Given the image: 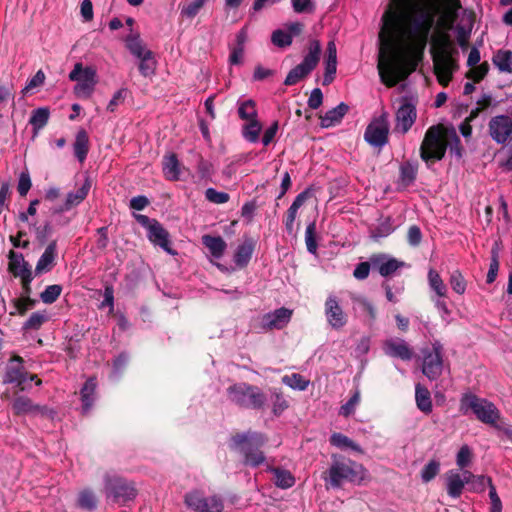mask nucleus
<instances>
[{
    "label": "nucleus",
    "mask_w": 512,
    "mask_h": 512,
    "mask_svg": "<svg viewBox=\"0 0 512 512\" xmlns=\"http://www.w3.org/2000/svg\"><path fill=\"white\" fill-rule=\"evenodd\" d=\"M9 270L14 274V276L21 278L23 289L26 290L27 294L30 293V283L33 279L32 271L29 264L24 260L22 254L10 251Z\"/></svg>",
    "instance_id": "obj_14"
},
{
    "label": "nucleus",
    "mask_w": 512,
    "mask_h": 512,
    "mask_svg": "<svg viewBox=\"0 0 512 512\" xmlns=\"http://www.w3.org/2000/svg\"><path fill=\"white\" fill-rule=\"evenodd\" d=\"M325 63L324 84H329L333 80L337 67V48L334 41H330L327 44Z\"/></svg>",
    "instance_id": "obj_27"
},
{
    "label": "nucleus",
    "mask_w": 512,
    "mask_h": 512,
    "mask_svg": "<svg viewBox=\"0 0 512 512\" xmlns=\"http://www.w3.org/2000/svg\"><path fill=\"white\" fill-rule=\"evenodd\" d=\"M292 310L279 308L263 316L261 328L263 330H274L284 328L291 320Z\"/></svg>",
    "instance_id": "obj_20"
},
{
    "label": "nucleus",
    "mask_w": 512,
    "mask_h": 512,
    "mask_svg": "<svg viewBox=\"0 0 512 512\" xmlns=\"http://www.w3.org/2000/svg\"><path fill=\"white\" fill-rule=\"evenodd\" d=\"M320 52H321L320 43L316 40L310 42L309 51H308L307 55L304 57L303 61L300 63V65L308 73H310L316 67V65L319 61Z\"/></svg>",
    "instance_id": "obj_33"
},
{
    "label": "nucleus",
    "mask_w": 512,
    "mask_h": 512,
    "mask_svg": "<svg viewBox=\"0 0 512 512\" xmlns=\"http://www.w3.org/2000/svg\"><path fill=\"white\" fill-rule=\"evenodd\" d=\"M493 64L505 73H512V52L509 50H498L493 56Z\"/></svg>",
    "instance_id": "obj_36"
},
{
    "label": "nucleus",
    "mask_w": 512,
    "mask_h": 512,
    "mask_svg": "<svg viewBox=\"0 0 512 512\" xmlns=\"http://www.w3.org/2000/svg\"><path fill=\"white\" fill-rule=\"evenodd\" d=\"M223 502L218 496L206 497L203 512H222Z\"/></svg>",
    "instance_id": "obj_64"
},
{
    "label": "nucleus",
    "mask_w": 512,
    "mask_h": 512,
    "mask_svg": "<svg viewBox=\"0 0 512 512\" xmlns=\"http://www.w3.org/2000/svg\"><path fill=\"white\" fill-rule=\"evenodd\" d=\"M136 220L148 230V239L155 245L160 246L169 254H174L169 246V234L163 226L156 220L150 219L146 215H135Z\"/></svg>",
    "instance_id": "obj_7"
},
{
    "label": "nucleus",
    "mask_w": 512,
    "mask_h": 512,
    "mask_svg": "<svg viewBox=\"0 0 512 512\" xmlns=\"http://www.w3.org/2000/svg\"><path fill=\"white\" fill-rule=\"evenodd\" d=\"M445 16L444 22L447 29H452L461 9L460 0H444Z\"/></svg>",
    "instance_id": "obj_35"
},
{
    "label": "nucleus",
    "mask_w": 512,
    "mask_h": 512,
    "mask_svg": "<svg viewBox=\"0 0 512 512\" xmlns=\"http://www.w3.org/2000/svg\"><path fill=\"white\" fill-rule=\"evenodd\" d=\"M431 21H416L404 0H391L382 16L377 69L381 81L393 87L405 80L422 59Z\"/></svg>",
    "instance_id": "obj_1"
},
{
    "label": "nucleus",
    "mask_w": 512,
    "mask_h": 512,
    "mask_svg": "<svg viewBox=\"0 0 512 512\" xmlns=\"http://www.w3.org/2000/svg\"><path fill=\"white\" fill-rule=\"evenodd\" d=\"M384 352L391 356L402 360H410L412 358V350L408 344L399 338H392L384 342Z\"/></svg>",
    "instance_id": "obj_22"
},
{
    "label": "nucleus",
    "mask_w": 512,
    "mask_h": 512,
    "mask_svg": "<svg viewBox=\"0 0 512 512\" xmlns=\"http://www.w3.org/2000/svg\"><path fill=\"white\" fill-rule=\"evenodd\" d=\"M315 231H316V225L314 222L310 223L307 226L306 231H305V242H306L307 250L311 254H316V251H317Z\"/></svg>",
    "instance_id": "obj_60"
},
{
    "label": "nucleus",
    "mask_w": 512,
    "mask_h": 512,
    "mask_svg": "<svg viewBox=\"0 0 512 512\" xmlns=\"http://www.w3.org/2000/svg\"><path fill=\"white\" fill-rule=\"evenodd\" d=\"M48 320V316L45 312H34L30 315L28 320L24 324V329L26 330H37L39 329L46 321Z\"/></svg>",
    "instance_id": "obj_51"
},
{
    "label": "nucleus",
    "mask_w": 512,
    "mask_h": 512,
    "mask_svg": "<svg viewBox=\"0 0 512 512\" xmlns=\"http://www.w3.org/2000/svg\"><path fill=\"white\" fill-rule=\"evenodd\" d=\"M416 403L417 407L425 413H429L432 410V402L430 397V392L428 389L422 387L421 385L416 386Z\"/></svg>",
    "instance_id": "obj_42"
},
{
    "label": "nucleus",
    "mask_w": 512,
    "mask_h": 512,
    "mask_svg": "<svg viewBox=\"0 0 512 512\" xmlns=\"http://www.w3.org/2000/svg\"><path fill=\"white\" fill-rule=\"evenodd\" d=\"M471 28V24L468 27L462 25L456 26L457 42L462 49L468 46Z\"/></svg>",
    "instance_id": "obj_63"
},
{
    "label": "nucleus",
    "mask_w": 512,
    "mask_h": 512,
    "mask_svg": "<svg viewBox=\"0 0 512 512\" xmlns=\"http://www.w3.org/2000/svg\"><path fill=\"white\" fill-rule=\"evenodd\" d=\"M449 282H450L452 289L456 293H458L460 295L465 293L466 281L460 271H458V270L453 271L451 273Z\"/></svg>",
    "instance_id": "obj_56"
},
{
    "label": "nucleus",
    "mask_w": 512,
    "mask_h": 512,
    "mask_svg": "<svg viewBox=\"0 0 512 512\" xmlns=\"http://www.w3.org/2000/svg\"><path fill=\"white\" fill-rule=\"evenodd\" d=\"M348 111L349 106L344 102H341L339 105L328 110L324 115L320 116L321 127L330 128L340 124Z\"/></svg>",
    "instance_id": "obj_23"
},
{
    "label": "nucleus",
    "mask_w": 512,
    "mask_h": 512,
    "mask_svg": "<svg viewBox=\"0 0 512 512\" xmlns=\"http://www.w3.org/2000/svg\"><path fill=\"white\" fill-rule=\"evenodd\" d=\"M56 256L57 245L55 241H52L51 243L48 244L40 259L38 260L35 268V273L39 275L50 271L55 264Z\"/></svg>",
    "instance_id": "obj_24"
},
{
    "label": "nucleus",
    "mask_w": 512,
    "mask_h": 512,
    "mask_svg": "<svg viewBox=\"0 0 512 512\" xmlns=\"http://www.w3.org/2000/svg\"><path fill=\"white\" fill-rule=\"evenodd\" d=\"M97 501L95 494L88 489L82 490L78 495V505L87 510H92L96 507Z\"/></svg>",
    "instance_id": "obj_50"
},
{
    "label": "nucleus",
    "mask_w": 512,
    "mask_h": 512,
    "mask_svg": "<svg viewBox=\"0 0 512 512\" xmlns=\"http://www.w3.org/2000/svg\"><path fill=\"white\" fill-rule=\"evenodd\" d=\"M389 122L386 113L375 118L367 126L364 134L365 140L374 147H382L388 141Z\"/></svg>",
    "instance_id": "obj_11"
},
{
    "label": "nucleus",
    "mask_w": 512,
    "mask_h": 512,
    "mask_svg": "<svg viewBox=\"0 0 512 512\" xmlns=\"http://www.w3.org/2000/svg\"><path fill=\"white\" fill-rule=\"evenodd\" d=\"M428 283L438 298H444L447 295V287L441 279L439 273L433 269L428 272Z\"/></svg>",
    "instance_id": "obj_40"
},
{
    "label": "nucleus",
    "mask_w": 512,
    "mask_h": 512,
    "mask_svg": "<svg viewBox=\"0 0 512 512\" xmlns=\"http://www.w3.org/2000/svg\"><path fill=\"white\" fill-rule=\"evenodd\" d=\"M282 382L289 386L291 389L304 391L308 388L310 380L298 373H292L285 375L282 378Z\"/></svg>",
    "instance_id": "obj_41"
},
{
    "label": "nucleus",
    "mask_w": 512,
    "mask_h": 512,
    "mask_svg": "<svg viewBox=\"0 0 512 512\" xmlns=\"http://www.w3.org/2000/svg\"><path fill=\"white\" fill-rule=\"evenodd\" d=\"M488 70V63L484 62L471 67L470 71L467 73V77L472 78L475 82H479L486 76Z\"/></svg>",
    "instance_id": "obj_62"
},
{
    "label": "nucleus",
    "mask_w": 512,
    "mask_h": 512,
    "mask_svg": "<svg viewBox=\"0 0 512 512\" xmlns=\"http://www.w3.org/2000/svg\"><path fill=\"white\" fill-rule=\"evenodd\" d=\"M499 252H500V248H499L498 244L495 243V245L491 249V262H490L489 270L487 273V279H486L488 284L493 283L497 278L498 271H499Z\"/></svg>",
    "instance_id": "obj_45"
},
{
    "label": "nucleus",
    "mask_w": 512,
    "mask_h": 512,
    "mask_svg": "<svg viewBox=\"0 0 512 512\" xmlns=\"http://www.w3.org/2000/svg\"><path fill=\"white\" fill-rule=\"evenodd\" d=\"M253 248L251 245H241L238 247L234 256L235 262L239 267L246 265L251 258Z\"/></svg>",
    "instance_id": "obj_57"
},
{
    "label": "nucleus",
    "mask_w": 512,
    "mask_h": 512,
    "mask_svg": "<svg viewBox=\"0 0 512 512\" xmlns=\"http://www.w3.org/2000/svg\"><path fill=\"white\" fill-rule=\"evenodd\" d=\"M416 116L415 105L403 99L402 104L396 112L395 131L401 134L407 133L414 124Z\"/></svg>",
    "instance_id": "obj_17"
},
{
    "label": "nucleus",
    "mask_w": 512,
    "mask_h": 512,
    "mask_svg": "<svg viewBox=\"0 0 512 512\" xmlns=\"http://www.w3.org/2000/svg\"><path fill=\"white\" fill-rule=\"evenodd\" d=\"M360 398V392L358 390L355 391L351 398L341 406L339 411L340 415L344 417L352 415L360 403Z\"/></svg>",
    "instance_id": "obj_55"
},
{
    "label": "nucleus",
    "mask_w": 512,
    "mask_h": 512,
    "mask_svg": "<svg viewBox=\"0 0 512 512\" xmlns=\"http://www.w3.org/2000/svg\"><path fill=\"white\" fill-rule=\"evenodd\" d=\"M272 412L275 416H280L288 407V401L281 394H273L271 397Z\"/></svg>",
    "instance_id": "obj_59"
},
{
    "label": "nucleus",
    "mask_w": 512,
    "mask_h": 512,
    "mask_svg": "<svg viewBox=\"0 0 512 512\" xmlns=\"http://www.w3.org/2000/svg\"><path fill=\"white\" fill-rule=\"evenodd\" d=\"M267 472L271 474V481L279 488L288 489L295 484V478L288 470L268 467Z\"/></svg>",
    "instance_id": "obj_28"
},
{
    "label": "nucleus",
    "mask_w": 512,
    "mask_h": 512,
    "mask_svg": "<svg viewBox=\"0 0 512 512\" xmlns=\"http://www.w3.org/2000/svg\"><path fill=\"white\" fill-rule=\"evenodd\" d=\"M489 132L497 143H505L512 134V118L507 115H498L489 122Z\"/></svg>",
    "instance_id": "obj_16"
},
{
    "label": "nucleus",
    "mask_w": 512,
    "mask_h": 512,
    "mask_svg": "<svg viewBox=\"0 0 512 512\" xmlns=\"http://www.w3.org/2000/svg\"><path fill=\"white\" fill-rule=\"evenodd\" d=\"M202 243L209 250L211 256L215 259L222 257L227 245L221 237H215L210 235H204L202 237Z\"/></svg>",
    "instance_id": "obj_32"
},
{
    "label": "nucleus",
    "mask_w": 512,
    "mask_h": 512,
    "mask_svg": "<svg viewBox=\"0 0 512 512\" xmlns=\"http://www.w3.org/2000/svg\"><path fill=\"white\" fill-rule=\"evenodd\" d=\"M162 166L163 174L166 179L170 181H177L180 179L181 166L175 154H168L164 156Z\"/></svg>",
    "instance_id": "obj_29"
},
{
    "label": "nucleus",
    "mask_w": 512,
    "mask_h": 512,
    "mask_svg": "<svg viewBox=\"0 0 512 512\" xmlns=\"http://www.w3.org/2000/svg\"><path fill=\"white\" fill-rule=\"evenodd\" d=\"M205 500L206 497L200 491H192L185 496L186 505L196 512H203Z\"/></svg>",
    "instance_id": "obj_44"
},
{
    "label": "nucleus",
    "mask_w": 512,
    "mask_h": 512,
    "mask_svg": "<svg viewBox=\"0 0 512 512\" xmlns=\"http://www.w3.org/2000/svg\"><path fill=\"white\" fill-rule=\"evenodd\" d=\"M302 25L295 23L290 27L291 32H285L282 30L275 31L272 34V42L278 47L289 46L292 42V34L296 35L301 32Z\"/></svg>",
    "instance_id": "obj_34"
},
{
    "label": "nucleus",
    "mask_w": 512,
    "mask_h": 512,
    "mask_svg": "<svg viewBox=\"0 0 512 512\" xmlns=\"http://www.w3.org/2000/svg\"><path fill=\"white\" fill-rule=\"evenodd\" d=\"M461 409L464 413L471 410L477 419L486 424L494 425L499 419V411L495 405L475 395H465L461 399Z\"/></svg>",
    "instance_id": "obj_6"
},
{
    "label": "nucleus",
    "mask_w": 512,
    "mask_h": 512,
    "mask_svg": "<svg viewBox=\"0 0 512 512\" xmlns=\"http://www.w3.org/2000/svg\"><path fill=\"white\" fill-rule=\"evenodd\" d=\"M308 74L309 73L299 64L288 73L284 84L287 86L295 85Z\"/></svg>",
    "instance_id": "obj_58"
},
{
    "label": "nucleus",
    "mask_w": 512,
    "mask_h": 512,
    "mask_svg": "<svg viewBox=\"0 0 512 512\" xmlns=\"http://www.w3.org/2000/svg\"><path fill=\"white\" fill-rule=\"evenodd\" d=\"M69 79L76 82L74 93L80 98H89L98 83L97 71L92 66L76 63L69 73Z\"/></svg>",
    "instance_id": "obj_5"
},
{
    "label": "nucleus",
    "mask_w": 512,
    "mask_h": 512,
    "mask_svg": "<svg viewBox=\"0 0 512 512\" xmlns=\"http://www.w3.org/2000/svg\"><path fill=\"white\" fill-rule=\"evenodd\" d=\"M228 400L240 408H253L256 406V392L252 385L234 383L226 390Z\"/></svg>",
    "instance_id": "obj_8"
},
{
    "label": "nucleus",
    "mask_w": 512,
    "mask_h": 512,
    "mask_svg": "<svg viewBox=\"0 0 512 512\" xmlns=\"http://www.w3.org/2000/svg\"><path fill=\"white\" fill-rule=\"evenodd\" d=\"M333 463L329 469V481L332 487H340L343 481L361 483L366 475L364 467L354 461L339 460L332 456Z\"/></svg>",
    "instance_id": "obj_4"
},
{
    "label": "nucleus",
    "mask_w": 512,
    "mask_h": 512,
    "mask_svg": "<svg viewBox=\"0 0 512 512\" xmlns=\"http://www.w3.org/2000/svg\"><path fill=\"white\" fill-rule=\"evenodd\" d=\"M139 71L144 77H150L154 74L156 68V61L153 58L152 52L139 58Z\"/></svg>",
    "instance_id": "obj_48"
},
{
    "label": "nucleus",
    "mask_w": 512,
    "mask_h": 512,
    "mask_svg": "<svg viewBox=\"0 0 512 512\" xmlns=\"http://www.w3.org/2000/svg\"><path fill=\"white\" fill-rule=\"evenodd\" d=\"M126 43L129 51L137 58L145 56L151 52L150 50L146 49L138 36H129L126 40Z\"/></svg>",
    "instance_id": "obj_47"
},
{
    "label": "nucleus",
    "mask_w": 512,
    "mask_h": 512,
    "mask_svg": "<svg viewBox=\"0 0 512 512\" xmlns=\"http://www.w3.org/2000/svg\"><path fill=\"white\" fill-rule=\"evenodd\" d=\"M470 490L476 493H482L486 489V487L491 489V486L493 485L492 479L490 477L484 476V475H474L472 474V478L470 480Z\"/></svg>",
    "instance_id": "obj_46"
},
{
    "label": "nucleus",
    "mask_w": 512,
    "mask_h": 512,
    "mask_svg": "<svg viewBox=\"0 0 512 512\" xmlns=\"http://www.w3.org/2000/svg\"><path fill=\"white\" fill-rule=\"evenodd\" d=\"M73 146L75 156L80 162H83L89 150V138L86 131L81 130L77 133Z\"/></svg>",
    "instance_id": "obj_37"
},
{
    "label": "nucleus",
    "mask_w": 512,
    "mask_h": 512,
    "mask_svg": "<svg viewBox=\"0 0 512 512\" xmlns=\"http://www.w3.org/2000/svg\"><path fill=\"white\" fill-rule=\"evenodd\" d=\"M36 381V385L41 384V380L36 375H30L24 371L22 360L20 357H14L10 360L7 365L6 372L4 375V382L15 384L21 391L28 388L27 381Z\"/></svg>",
    "instance_id": "obj_10"
},
{
    "label": "nucleus",
    "mask_w": 512,
    "mask_h": 512,
    "mask_svg": "<svg viewBox=\"0 0 512 512\" xmlns=\"http://www.w3.org/2000/svg\"><path fill=\"white\" fill-rule=\"evenodd\" d=\"M440 471V463L436 460H430L421 470V479L424 483L433 480Z\"/></svg>",
    "instance_id": "obj_49"
},
{
    "label": "nucleus",
    "mask_w": 512,
    "mask_h": 512,
    "mask_svg": "<svg viewBox=\"0 0 512 512\" xmlns=\"http://www.w3.org/2000/svg\"><path fill=\"white\" fill-rule=\"evenodd\" d=\"M490 102H491V98L489 96H483L481 100L478 101V107L473 109L471 112H470V115L468 117H466L465 121L463 123H461L459 129H460V132L461 134L467 138L471 135L472 133V128H471V125H470V122L476 118L479 114V112L488 107L490 105Z\"/></svg>",
    "instance_id": "obj_31"
},
{
    "label": "nucleus",
    "mask_w": 512,
    "mask_h": 512,
    "mask_svg": "<svg viewBox=\"0 0 512 512\" xmlns=\"http://www.w3.org/2000/svg\"><path fill=\"white\" fill-rule=\"evenodd\" d=\"M472 473L464 470L462 473L456 470H449L445 474L447 493L452 498L461 496L466 484L470 483Z\"/></svg>",
    "instance_id": "obj_15"
},
{
    "label": "nucleus",
    "mask_w": 512,
    "mask_h": 512,
    "mask_svg": "<svg viewBox=\"0 0 512 512\" xmlns=\"http://www.w3.org/2000/svg\"><path fill=\"white\" fill-rule=\"evenodd\" d=\"M49 118V110L46 108H38L33 111L32 116L30 118V123L33 125L35 129L43 128Z\"/></svg>",
    "instance_id": "obj_52"
},
{
    "label": "nucleus",
    "mask_w": 512,
    "mask_h": 512,
    "mask_svg": "<svg viewBox=\"0 0 512 512\" xmlns=\"http://www.w3.org/2000/svg\"><path fill=\"white\" fill-rule=\"evenodd\" d=\"M330 443L340 449H351L359 453L362 452V449L358 444L341 433H333L330 437Z\"/></svg>",
    "instance_id": "obj_43"
},
{
    "label": "nucleus",
    "mask_w": 512,
    "mask_h": 512,
    "mask_svg": "<svg viewBox=\"0 0 512 512\" xmlns=\"http://www.w3.org/2000/svg\"><path fill=\"white\" fill-rule=\"evenodd\" d=\"M325 316L333 329H341L347 324V315L335 296H329L325 302Z\"/></svg>",
    "instance_id": "obj_18"
},
{
    "label": "nucleus",
    "mask_w": 512,
    "mask_h": 512,
    "mask_svg": "<svg viewBox=\"0 0 512 512\" xmlns=\"http://www.w3.org/2000/svg\"><path fill=\"white\" fill-rule=\"evenodd\" d=\"M308 197V191L301 192L300 194L297 195V197L294 199L293 203L287 210L285 218V227L290 234H292L295 230V220L297 217L298 210L301 206L304 205Z\"/></svg>",
    "instance_id": "obj_25"
},
{
    "label": "nucleus",
    "mask_w": 512,
    "mask_h": 512,
    "mask_svg": "<svg viewBox=\"0 0 512 512\" xmlns=\"http://www.w3.org/2000/svg\"><path fill=\"white\" fill-rule=\"evenodd\" d=\"M371 265L378 270L380 275L386 277L393 274L403 263L385 254L373 255L370 258Z\"/></svg>",
    "instance_id": "obj_21"
},
{
    "label": "nucleus",
    "mask_w": 512,
    "mask_h": 512,
    "mask_svg": "<svg viewBox=\"0 0 512 512\" xmlns=\"http://www.w3.org/2000/svg\"><path fill=\"white\" fill-rule=\"evenodd\" d=\"M432 57L434 72L438 82L442 86H447L452 79L454 71L457 69L456 61L452 57L447 40L438 41L433 45Z\"/></svg>",
    "instance_id": "obj_3"
},
{
    "label": "nucleus",
    "mask_w": 512,
    "mask_h": 512,
    "mask_svg": "<svg viewBox=\"0 0 512 512\" xmlns=\"http://www.w3.org/2000/svg\"><path fill=\"white\" fill-rule=\"evenodd\" d=\"M136 495L135 489L124 482H119L115 487V497L123 501L132 500Z\"/></svg>",
    "instance_id": "obj_54"
},
{
    "label": "nucleus",
    "mask_w": 512,
    "mask_h": 512,
    "mask_svg": "<svg viewBox=\"0 0 512 512\" xmlns=\"http://www.w3.org/2000/svg\"><path fill=\"white\" fill-rule=\"evenodd\" d=\"M14 106V89L12 84H0V117L9 107Z\"/></svg>",
    "instance_id": "obj_38"
},
{
    "label": "nucleus",
    "mask_w": 512,
    "mask_h": 512,
    "mask_svg": "<svg viewBox=\"0 0 512 512\" xmlns=\"http://www.w3.org/2000/svg\"><path fill=\"white\" fill-rule=\"evenodd\" d=\"M91 188V182L85 178L84 183L76 191L67 194L64 206L59 211H67L72 207L79 205L88 195Z\"/></svg>",
    "instance_id": "obj_26"
},
{
    "label": "nucleus",
    "mask_w": 512,
    "mask_h": 512,
    "mask_svg": "<svg viewBox=\"0 0 512 512\" xmlns=\"http://www.w3.org/2000/svg\"><path fill=\"white\" fill-rule=\"evenodd\" d=\"M472 459V451L468 445H463L456 456V464L461 468L467 467Z\"/></svg>",
    "instance_id": "obj_61"
},
{
    "label": "nucleus",
    "mask_w": 512,
    "mask_h": 512,
    "mask_svg": "<svg viewBox=\"0 0 512 512\" xmlns=\"http://www.w3.org/2000/svg\"><path fill=\"white\" fill-rule=\"evenodd\" d=\"M12 410L16 415L47 416L52 413L47 406L35 404L30 398L25 396H18L13 400Z\"/></svg>",
    "instance_id": "obj_19"
},
{
    "label": "nucleus",
    "mask_w": 512,
    "mask_h": 512,
    "mask_svg": "<svg viewBox=\"0 0 512 512\" xmlns=\"http://www.w3.org/2000/svg\"><path fill=\"white\" fill-rule=\"evenodd\" d=\"M231 447L237 453L243 456L244 461L251 467H256L255 435L252 431L238 433L231 439Z\"/></svg>",
    "instance_id": "obj_9"
},
{
    "label": "nucleus",
    "mask_w": 512,
    "mask_h": 512,
    "mask_svg": "<svg viewBox=\"0 0 512 512\" xmlns=\"http://www.w3.org/2000/svg\"><path fill=\"white\" fill-rule=\"evenodd\" d=\"M97 383L94 378H89L84 386L81 389V401H82V410L84 413H87L94 401H95V390Z\"/></svg>",
    "instance_id": "obj_30"
},
{
    "label": "nucleus",
    "mask_w": 512,
    "mask_h": 512,
    "mask_svg": "<svg viewBox=\"0 0 512 512\" xmlns=\"http://www.w3.org/2000/svg\"><path fill=\"white\" fill-rule=\"evenodd\" d=\"M208 0H189L179 5L180 14L187 19L194 18Z\"/></svg>",
    "instance_id": "obj_39"
},
{
    "label": "nucleus",
    "mask_w": 512,
    "mask_h": 512,
    "mask_svg": "<svg viewBox=\"0 0 512 512\" xmlns=\"http://www.w3.org/2000/svg\"><path fill=\"white\" fill-rule=\"evenodd\" d=\"M61 292H62V287L60 285H57V284L49 285L40 294V298L44 303L52 304L58 299Z\"/></svg>",
    "instance_id": "obj_53"
},
{
    "label": "nucleus",
    "mask_w": 512,
    "mask_h": 512,
    "mask_svg": "<svg viewBox=\"0 0 512 512\" xmlns=\"http://www.w3.org/2000/svg\"><path fill=\"white\" fill-rule=\"evenodd\" d=\"M442 350L441 343L435 341L432 351L424 354L422 371L429 379H436L442 372Z\"/></svg>",
    "instance_id": "obj_13"
},
{
    "label": "nucleus",
    "mask_w": 512,
    "mask_h": 512,
    "mask_svg": "<svg viewBox=\"0 0 512 512\" xmlns=\"http://www.w3.org/2000/svg\"><path fill=\"white\" fill-rule=\"evenodd\" d=\"M239 117L245 121L242 135L249 142H256V104L252 99L238 102Z\"/></svg>",
    "instance_id": "obj_12"
},
{
    "label": "nucleus",
    "mask_w": 512,
    "mask_h": 512,
    "mask_svg": "<svg viewBox=\"0 0 512 512\" xmlns=\"http://www.w3.org/2000/svg\"><path fill=\"white\" fill-rule=\"evenodd\" d=\"M459 138L453 128L434 125L428 128L420 147V156L427 164L440 161L446 153L449 144L450 152L461 157Z\"/></svg>",
    "instance_id": "obj_2"
}]
</instances>
